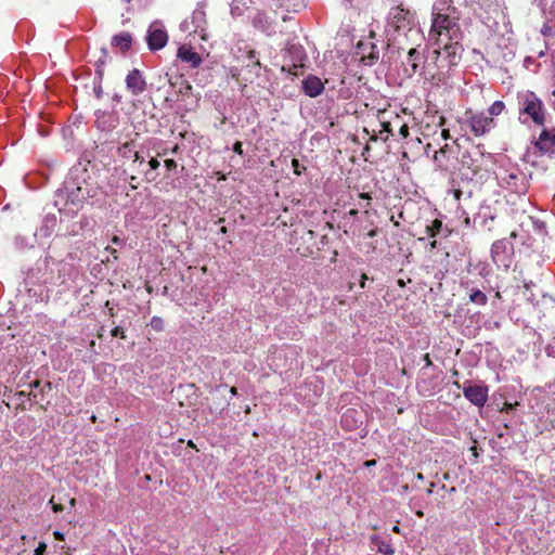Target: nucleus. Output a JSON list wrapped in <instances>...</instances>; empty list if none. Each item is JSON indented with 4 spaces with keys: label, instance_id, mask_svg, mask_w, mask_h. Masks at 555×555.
I'll use <instances>...</instances> for the list:
<instances>
[{
    "label": "nucleus",
    "instance_id": "nucleus-17",
    "mask_svg": "<svg viewBox=\"0 0 555 555\" xmlns=\"http://www.w3.org/2000/svg\"><path fill=\"white\" fill-rule=\"evenodd\" d=\"M111 44L120 52H127L132 46V36L128 31H121L112 37Z\"/></svg>",
    "mask_w": 555,
    "mask_h": 555
},
{
    "label": "nucleus",
    "instance_id": "nucleus-43",
    "mask_svg": "<svg viewBox=\"0 0 555 555\" xmlns=\"http://www.w3.org/2000/svg\"><path fill=\"white\" fill-rule=\"evenodd\" d=\"M102 87L101 86H98L94 88V93H95V96L96 99H101L102 98Z\"/></svg>",
    "mask_w": 555,
    "mask_h": 555
},
{
    "label": "nucleus",
    "instance_id": "nucleus-8",
    "mask_svg": "<svg viewBox=\"0 0 555 555\" xmlns=\"http://www.w3.org/2000/svg\"><path fill=\"white\" fill-rule=\"evenodd\" d=\"M168 41V35L164 26L155 22L151 24L147 31V44L151 50H159L166 46Z\"/></svg>",
    "mask_w": 555,
    "mask_h": 555
},
{
    "label": "nucleus",
    "instance_id": "nucleus-30",
    "mask_svg": "<svg viewBox=\"0 0 555 555\" xmlns=\"http://www.w3.org/2000/svg\"><path fill=\"white\" fill-rule=\"evenodd\" d=\"M119 152L124 157H130V154L133 153L132 144L129 142L122 144V146L119 149Z\"/></svg>",
    "mask_w": 555,
    "mask_h": 555
},
{
    "label": "nucleus",
    "instance_id": "nucleus-52",
    "mask_svg": "<svg viewBox=\"0 0 555 555\" xmlns=\"http://www.w3.org/2000/svg\"><path fill=\"white\" fill-rule=\"evenodd\" d=\"M434 487H435V483H434V482H430V486H429V488H428V489H427V491H426L428 495H429V494H431V493L434 492Z\"/></svg>",
    "mask_w": 555,
    "mask_h": 555
},
{
    "label": "nucleus",
    "instance_id": "nucleus-39",
    "mask_svg": "<svg viewBox=\"0 0 555 555\" xmlns=\"http://www.w3.org/2000/svg\"><path fill=\"white\" fill-rule=\"evenodd\" d=\"M129 185L131 186V189L135 190L138 189V179L135 176H131L129 178Z\"/></svg>",
    "mask_w": 555,
    "mask_h": 555
},
{
    "label": "nucleus",
    "instance_id": "nucleus-29",
    "mask_svg": "<svg viewBox=\"0 0 555 555\" xmlns=\"http://www.w3.org/2000/svg\"><path fill=\"white\" fill-rule=\"evenodd\" d=\"M151 326L156 331H163L164 328V321L159 317H153L151 320Z\"/></svg>",
    "mask_w": 555,
    "mask_h": 555
},
{
    "label": "nucleus",
    "instance_id": "nucleus-16",
    "mask_svg": "<svg viewBox=\"0 0 555 555\" xmlns=\"http://www.w3.org/2000/svg\"><path fill=\"white\" fill-rule=\"evenodd\" d=\"M178 57L185 63L191 64L192 67H198L202 63L201 55L195 52L192 47L181 46L178 49Z\"/></svg>",
    "mask_w": 555,
    "mask_h": 555
},
{
    "label": "nucleus",
    "instance_id": "nucleus-54",
    "mask_svg": "<svg viewBox=\"0 0 555 555\" xmlns=\"http://www.w3.org/2000/svg\"><path fill=\"white\" fill-rule=\"evenodd\" d=\"M376 233H377V230L373 229V230H371V231L367 233V236H370V237H374V236L376 235Z\"/></svg>",
    "mask_w": 555,
    "mask_h": 555
},
{
    "label": "nucleus",
    "instance_id": "nucleus-48",
    "mask_svg": "<svg viewBox=\"0 0 555 555\" xmlns=\"http://www.w3.org/2000/svg\"><path fill=\"white\" fill-rule=\"evenodd\" d=\"M366 280H367V276H366V274H364V273H363V274L361 275V281H360V286H361L362 288H364V287H365V281H366Z\"/></svg>",
    "mask_w": 555,
    "mask_h": 555
},
{
    "label": "nucleus",
    "instance_id": "nucleus-34",
    "mask_svg": "<svg viewBox=\"0 0 555 555\" xmlns=\"http://www.w3.org/2000/svg\"><path fill=\"white\" fill-rule=\"evenodd\" d=\"M112 336L114 337H121V338H125V332L122 331V328H120L119 326H116L115 328H113L112 331Z\"/></svg>",
    "mask_w": 555,
    "mask_h": 555
},
{
    "label": "nucleus",
    "instance_id": "nucleus-3",
    "mask_svg": "<svg viewBox=\"0 0 555 555\" xmlns=\"http://www.w3.org/2000/svg\"><path fill=\"white\" fill-rule=\"evenodd\" d=\"M282 57V70L297 76L305 66L307 54L300 44H288L287 48L283 50Z\"/></svg>",
    "mask_w": 555,
    "mask_h": 555
},
{
    "label": "nucleus",
    "instance_id": "nucleus-41",
    "mask_svg": "<svg viewBox=\"0 0 555 555\" xmlns=\"http://www.w3.org/2000/svg\"><path fill=\"white\" fill-rule=\"evenodd\" d=\"M52 388V385L50 382H46L41 387H40V392L43 393L46 391H50Z\"/></svg>",
    "mask_w": 555,
    "mask_h": 555
},
{
    "label": "nucleus",
    "instance_id": "nucleus-45",
    "mask_svg": "<svg viewBox=\"0 0 555 555\" xmlns=\"http://www.w3.org/2000/svg\"><path fill=\"white\" fill-rule=\"evenodd\" d=\"M448 150H449V144H444V146H442V147H441V149L436 153L435 158L437 159V154H446Z\"/></svg>",
    "mask_w": 555,
    "mask_h": 555
},
{
    "label": "nucleus",
    "instance_id": "nucleus-13",
    "mask_svg": "<svg viewBox=\"0 0 555 555\" xmlns=\"http://www.w3.org/2000/svg\"><path fill=\"white\" fill-rule=\"evenodd\" d=\"M361 60L365 65L372 66L378 60L379 51L372 42L360 41L357 46Z\"/></svg>",
    "mask_w": 555,
    "mask_h": 555
},
{
    "label": "nucleus",
    "instance_id": "nucleus-64",
    "mask_svg": "<svg viewBox=\"0 0 555 555\" xmlns=\"http://www.w3.org/2000/svg\"><path fill=\"white\" fill-rule=\"evenodd\" d=\"M231 393L235 395L236 393V388L235 387H232L231 388Z\"/></svg>",
    "mask_w": 555,
    "mask_h": 555
},
{
    "label": "nucleus",
    "instance_id": "nucleus-37",
    "mask_svg": "<svg viewBox=\"0 0 555 555\" xmlns=\"http://www.w3.org/2000/svg\"><path fill=\"white\" fill-rule=\"evenodd\" d=\"M292 166H293V168H294V172H295L296 175H300V173H301L300 165H299V160H298V159L294 158V159L292 160Z\"/></svg>",
    "mask_w": 555,
    "mask_h": 555
},
{
    "label": "nucleus",
    "instance_id": "nucleus-38",
    "mask_svg": "<svg viewBox=\"0 0 555 555\" xmlns=\"http://www.w3.org/2000/svg\"><path fill=\"white\" fill-rule=\"evenodd\" d=\"M377 138H380L382 140L387 141L388 135L386 133H382V135H379V133H376V131L373 130V135L371 137V140L376 141Z\"/></svg>",
    "mask_w": 555,
    "mask_h": 555
},
{
    "label": "nucleus",
    "instance_id": "nucleus-12",
    "mask_svg": "<svg viewBox=\"0 0 555 555\" xmlns=\"http://www.w3.org/2000/svg\"><path fill=\"white\" fill-rule=\"evenodd\" d=\"M68 201L76 207L81 206L90 196V190L79 183H67Z\"/></svg>",
    "mask_w": 555,
    "mask_h": 555
},
{
    "label": "nucleus",
    "instance_id": "nucleus-61",
    "mask_svg": "<svg viewBox=\"0 0 555 555\" xmlns=\"http://www.w3.org/2000/svg\"><path fill=\"white\" fill-rule=\"evenodd\" d=\"M416 478H417L418 480H423V479H424V476H423V474H422V473H418V474L416 475Z\"/></svg>",
    "mask_w": 555,
    "mask_h": 555
},
{
    "label": "nucleus",
    "instance_id": "nucleus-32",
    "mask_svg": "<svg viewBox=\"0 0 555 555\" xmlns=\"http://www.w3.org/2000/svg\"><path fill=\"white\" fill-rule=\"evenodd\" d=\"M542 308L555 309V300L544 297L542 300Z\"/></svg>",
    "mask_w": 555,
    "mask_h": 555
},
{
    "label": "nucleus",
    "instance_id": "nucleus-44",
    "mask_svg": "<svg viewBox=\"0 0 555 555\" xmlns=\"http://www.w3.org/2000/svg\"><path fill=\"white\" fill-rule=\"evenodd\" d=\"M52 509H53V512H55V513H60V512H62V511H63V505H62V504H54V503H53V505H52Z\"/></svg>",
    "mask_w": 555,
    "mask_h": 555
},
{
    "label": "nucleus",
    "instance_id": "nucleus-27",
    "mask_svg": "<svg viewBox=\"0 0 555 555\" xmlns=\"http://www.w3.org/2000/svg\"><path fill=\"white\" fill-rule=\"evenodd\" d=\"M159 165L160 164H159V162L156 158L150 159L149 166H150L151 170L145 173L146 179L149 181H153V180L156 179V176L153 175V171L156 170L159 167Z\"/></svg>",
    "mask_w": 555,
    "mask_h": 555
},
{
    "label": "nucleus",
    "instance_id": "nucleus-51",
    "mask_svg": "<svg viewBox=\"0 0 555 555\" xmlns=\"http://www.w3.org/2000/svg\"><path fill=\"white\" fill-rule=\"evenodd\" d=\"M424 360H425V362H426V365H427V366L431 365V360H430V358H429V354H428V353H426V354L424 356Z\"/></svg>",
    "mask_w": 555,
    "mask_h": 555
},
{
    "label": "nucleus",
    "instance_id": "nucleus-2",
    "mask_svg": "<svg viewBox=\"0 0 555 555\" xmlns=\"http://www.w3.org/2000/svg\"><path fill=\"white\" fill-rule=\"evenodd\" d=\"M518 107L520 114L528 115L535 125H543L545 121V109L543 102L531 91L519 93Z\"/></svg>",
    "mask_w": 555,
    "mask_h": 555
},
{
    "label": "nucleus",
    "instance_id": "nucleus-21",
    "mask_svg": "<svg viewBox=\"0 0 555 555\" xmlns=\"http://www.w3.org/2000/svg\"><path fill=\"white\" fill-rule=\"evenodd\" d=\"M358 412L353 409H348L341 416V424L345 427L352 428L358 426V420H356V415Z\"/></svg>",
    "mask_w": 555,
    "mask_h": 555
},
{
    "label": "nucleus",
    "instance_id": "nucleus-25",
    "mask_svg": "<svg viewBox=\"0 0 555 555\" xmlns=\"http://www.w3.org/2000/svg\"><path fill=\"white\" fill-rule=\"evenodd\" d=\"M505 109V104L503 101H495L494 103H492L490 105V107L488 108V114H489V117H492L494 119V117L499 116L500 114H502V112Z\"/></svg>",
    "mask_w": 555,
    "mask_h": 555
},
{
    "label": "nucleus",
    "instance_id": "nucleus-15",
    "mask_svg": "<svg viewBox=\"0 0 555 555\" xmlns=\"http://www.w3.org/2000/svg\"><path fill=\"white\" fill-rule=\"evenodd\" d=\"M118 116L114 113H101L98 115L95 120L98 129L102 131H112L118 126Z\"/></svg>",
    "mask_w": 555,
    "mask_h": 555
},
{
    "label": "nucleus",
    "instance_id": "nucleus-58",
    "mask_svg": "<svg viewBox=\"0 0 555 555\" xmlns=\"http://www.w3.org/2000/svg\"><path fill=\"white\" fill-rule=\"evenodd\" d=\"M357 214H358V210H356V209H351V210L349 211V215H350V216H357Z\"/></svg>",
    "mask_w": 555,
    "mask_h": 555
},
{
    "label": "nucleus",
    "instance_id": "nucleus-24",
    "mask_svg": "<svg viewBox=\"0 0 555 555\" xmlns=\"http://www.w3.org/2000/svg\"><path fill=\"white\" fill-rule=\"evenodd\" d=\"M469 300L473 304L485 306L487 304L488 298L483 292L479 289H474L469 295Z\"/></svg>",
    "mask_w": 555,
    "mask_h": 555
},
{
    "label": "nucleus",
    "instance_id": "nucleus-33",
    "mask_svg": "<svg viewBox=\"0 0 555 555\" xmlns=\"http://www.w3.org/2000/svg\"><path fill=\"white\" fill-rule=\"evenodd\" d=\"M47 550L46 543L41 542L34 551V555H43Z\"/></svg>",
    "mask_w": 555,
    "mask_h": 555
},
{
    "label": "nucleus",
    "instance_id": "nucleus-6",
    "mask_svg": "<svg viewBox=\"0 0 555 555\" xmlns=\"http://www.w3.org/2000/svg\"><path fill=\"white\" fill-rule=\"evenodd\" d=\"M502 185L515 193H525L528 189L526 175L518 168L506 169L500 175Z\"/></svg>",
    "mask_w": 555,
    "mask_h": 555
},
{
    "label": "nucleus",
    "instance_id": "nucleus-5",
    "mask_svg": "<svg viewBox=\"0 0 555 555\" xmlns=\"http://www.w3.org/2000/svg\"><path fill=\"white\" fill-rule=\"evenodd\" d=\"M412 22L413 14L409 10L399 5L391 8L387 17V31L392 29L395 33H397L400 30L410 29Z\"/></svg>",
    "mask_w": 555,
    "mask_h": 555
},
{
    "label": "nucleus",
    "instance_id": "nucleus-14",
    "mask_svg": "<svg viewBox=\"0 0 555 555\" xmlns=\"http://www.w3.org/2000/svg\"><path fill=\"white\" fill-rule=\"evenodd\" d=\"M302 88L307 95H309L310 98H315L323 92L324 85L319 77L314 75H309L302 81Z\"/></svg>",
    "mask_w": 555,
    "mask_h": 555
},
{
    "label": "nucleus",
    "instance_id": "nucleus-49",
    "mask_svg": "<svg viewBox=\"0 0 555 555\" xmlns=\"http://www.w3.org/2000/svg\"><path fill=\"white\" fill-rule=\"evenodd\" d=\"M53 534H54L55 539H57L60 541L64 540V534L61 533L60 531H55Z\"/></svg>",
    "mask_w": 555,
    "mask_h": 555
},
{
    "label": "nucleus",
    "instance_id": "nucleus-9",
    "mask_svg": "<svg viewBox=\"0 0 555 555\" xmlns=\"http://www.w3.org/2000/svg\"><path fill=\"white\" fill-rule=\"evenodd\" d=\"M537 151L542 155L555 154V127L544 128L535 142Z\"/></svg>",
    "mask_w": 555,
    "mask_h": 555
},
{
    "label": "nucleus",
    "instance_id": "nucleus-18",
    "mask_svg": "<svg viewBox=\"0 0 555 555\" xmlns=\"http://www.w3.org/2000/svg\"><path fill=\"white\" fill-rule=\"evenodd\" d=\"M421 60V52L415 48L410 49V51L408 52L406 64L404 68V72L406 73L408 76L411 77L417 73Z\"/></svg>",
    "mask_w": 555,
    "mask_h": 555
},
{
    "label": "nucleus",
    "instance_id": "nucleus-46",
    "mask_svg": "<svg viewBox=\"0 0 555 555\" xmlns=\"http://www.w3.org/2000/svg\"><path fill=\"white\" fill-rule=\"evenodd\" d=\"M441 137L444 139V140H448L451 138L450 135V131L448 129H443L442 132H441Z\"/></svg>",
    "mask_w": 555,
    "mask_h": 555
},
{
    "label": "nucleus",
    "instance_id": "nucleus-55",
    "mask_svg": "<svg viewBox=\"0 0 555 555\" xmlns=\"http://www.w3.org/2000/svg\"><path fill=\"white\" fill-rule=\"evenodd\" d=\"M397 284L400 286V287H404L405 286V282L402 280V279H399L397 281Z\"/></svg>",
    "mask_w": 555,
    "mask_h": 555
},
{
    "label": "nucleus",
    "instance_id": "nucleus-10",
    "mask_svg": "<svg viewBox=\"0 0 555 555\" xmlns=\"http://www.w3.org/2000/svg\"><path fill=\"white\" fill-rule=\"evenodd\" d=\"M125 81L127 90L134 96L142 94L147 87L143 74L137 68L128 73Z\"/></svg>",
    "mask_w": 555,
    "mask_h": 555
},
{
    "label": "nucleus",
    "instance_id": "nucleus-42",
    "mask_svg": "<svg viewBox=\"0 0 555 555\" xmlns=\"http://www.w3.org/2000/svg\"><path fill=\"white\" fill-rule=\"evenodd\" d=\"M133 162H138L140 164L144 163V157H142L137 151H133Z\"/></svg>",
    "mask_w": 555,
    "mask_h": 555
},
{
    "label": "nucleus",
    "instance_id": "nucleus-53",
    "mask_svg": "<svg viewBox=\"0 0 555 555\" xmlns=\"http://www.w3.org/2000/svg\"><path fill=\"white\" fill-rule=\"evenodd\" d=\"M112 242H113L114 244L119 245V244L121 243V240H120L118 236H114V237H113V240H112Z\"/></svg>",
    "mask_w": 555,
    "mask_h": 555
},
{
    "label": "nucleus",
    "instance_id": "nucleus-7",
    "mask_svg": "<svg viewBox=\"0 0 555 555\" xmlns=\"http://www.w3.org/2000/svg\"><path fill=\"white\" fill-rule=\"evenodd\" d=\"M513 246L506 240H498L492 244L491 256L499 268L507 270L512 264Z\"/></svg>",
    "mask_w": 555,
    "mask_h": 555
},
{
    "label": "nucleus",
    "instance_id": "nucleus-62",
    "mask_svg": "<svg viewBox=\"0 0 555 555\" xmlns=\"http://www.w3.org/2000/svg\"><path fill=\"white\" fill-rule=\"evenodd\" d=\"M416 515H417L418 517H423V516H424V513H423L421 509H418V511H416Z\"/></svg>",
    "mask_w": 555,
    "mask_h": 555
},
{
    "label": "nucleus",
    "instance_id": "nucleus-40",
    "mask_svg": "<svg viewBox=\"0 0 555 555\" xmlns=\"http://www.w3.org/2000/svg\"><path fill=\"white\" fill-rule=\"evenodd\" d=\"M553 85H554V89L552 91L550 101H551V104H552V106H553V108L555 111V75L553 76Z\"/></svg>",
    "mask_w": 555,
    "mask_h": 555
},
{
    "label": "nucleus",
    "instance_id": "nucleus-63",
    "mask_svg": "<svg viewBox=\"0 0 555 555\" xmlns=\"http://www.w3.org/2000/svg\"><path fill=\"white\" fill-rule=\"evenodd\" d=\"M436 244H437V242H436V241H433V242L430 243V247H431V248H436Z\"/></svg>",
    "mask_w": 555,
    "mask_h": 555
},
{
    "label": "nucleus",
    "instance_id": "nucleus-35",
    "mask_svg": "<svg viewBox=\"0 0 555 555\" xmlns=\"http://www.w3.org/2000/svg\"><path fill=\"white\" fill-rule=\"evenodd\" d=\"M165 166L168 170H173L177 168V162L173 160V159H166L165 160Z\"/></svg>",
    "mask_w": 555,
    "mask_h": 555
},
{
    "label": "nucleus",
    "instance_id": "nucleus-23",
    "mask_svg": "<svg viewBox=\"0 0 555 555\" xmlns=\"http://www.w3.org/2000/svg\"><path fill=\"white\" fill-rule=\"evenodd\" d=\"M400 124V118L399 116H396L393 121H380L379 126H380V129L378 130V133L379 135H382V133H386L387 135H395L393 133V128L395 126H398Z\"/></svg>",
    "mask_w": 555,
    "mask_h": 555
},
{
    "label": "nucleus",
    "instance_id": "nucleus-28",
    "mask_svg": "<svg viewBox=\"0 0 555 555\" xmlns=\"http://www.w3.org/2000/svg\"><path fill=\"white\" fill-rule=\"evenodd\" d=\"M246 57L248 59L247 66H250V65L260 66V62L256 57V52L254 50L248 51Z\"/></svg>",
    "mask_w": 555,
    "mask_h": 555
},
{
    "label": "nucleus",
    "instance_id": "nucleus-47",
    "mask_svg": "<svg viewBox=\"0 0 555 555\" xmlns=\"http://www.w3.org/2000/svg\"><path fill=\"white\" fill-rule=\"evenodd\" d=\"M280 7H285L287 10L289 9V0H280Z\"/></svg>",
    "mask_w": 555,
    "mask_h": 555
},
{
    "label": "nucleus",
    "instance_id": "nucleus-36",
    "mask_svg": "<svg viewBox=\"0 0 555 555\" xmlns=\"http://www.w3.org/2000/svg\"><path fill=\"white\" fill-rule=\"evenodd\" d=\"M233 151L238 155H243V144L240 141H236L233 145Z\"/></svg>",
    "mask_w": 555,
    "mask_h": 555
},
{
    "label": "nucleus",
    "instance_id": "nucleus-26",
    "mask_svg": "<svg viewBox=\"0 0 555 555\" xmlns=\"http://www.w3.org/2000/svg\"><path fill=\"white\" fill-rule=\"evenodd\" d=\"M441 229H442V221H440L439 219H435L430 225L426 227V233L429 236L434 237L440 233Z\"/></svg>",
    "mask_w": 555,
    "mask_h": 555
},
{
    "label": "nucleus",
    "instance_id": "nucleus-31",
    "mask_svg": "<svg viewBox=\"0 0 555 555\" xmlns=\"http://www.w3.org/2000/svg\"><path fill=\"white\" fill-rule=\"evenodd\" d=\"M399 126V135L402 138V139H406L410 134L409 132V126L406 124H401V125H398Z\"/></svg>",
    "mask_w": 555,
    "mask_h": 555
},
{
    "label": "nucleus",
    "instance_id": "nucleus-56",
    "mask_svg": "<svg viewBox=\"0 0 555 555\" xmlns=\"http://www.w3.org/2000/svg\"><path fill=\"white\" fill-rule=\"evenodd\" d=\"M470 450L473 451L474 456L477 457L478 456L477 448L474 446L470 448Z\"/></svg>",
    "mask_w": 555,
    "mask_h": 555
},
{
    "label": "nucleus",
    "instance_id": "nucleus-50",
    "mask_svg": "<svg viewBox=\"0 0 555 555\" xmlns=\"http://www.w3.org/2000/svg\"><path fill=\"white\" fill-rule=\"evenodd\" d=\"M360 198H363V199H366V201H370L371 199V196L369 193H360Z\"/></svg>",
    "mask_w": 555,
    "mask_h": 555
},
{
    "label": "nucleus",
    "instance_id": "nucleus-60",
    "mask_svg": "<svg viewBox=\"0 0 555 555\" xmlns=\"http://www.w3.org/2000/svg\"><path fill=\"white\" fill-rule=\"evenodd\" d=\"M385 555H392L393 554V551L392 550H386L384 552Z\"/></svg>",
    "mask_w": 555,
    "mask_h": 555
},
{
    "label": "nucleus",
    "instance_id": "nucleus-19",
    "mask_svg": "<svg viewBox=\"0 0 555 555\" xmlns=\"http://www.w3.org/2000/svg\"><path fill=\"white\" fill-rule=\"evenodd\" d=\"M253 25L254 27L268 34L273 31L272 20L263 12L258 11L255 13L253 16Z\"/></svg>",
    "mask_w": 555,
    "mask_h": 555
},
{
    "label": "nucleus",
    "instance_id": "nucleus-22",
    "mask_svg": "<svg viewBox=\"0 0 555 555\" xmlns=\"http://www.w3.org/2000/svg\"><path fill=\"white\" fill-rule=\"evenodd\" d=\"M170 85L173 87H178V93L181 95H189L192 91L191 83L188 80L182 79L181 77L178 78L176 81L170 80Z\"/></svg>",
    "mask_w": 555,
    "mask_h": 555
},
{
    "label": "nucleus",
    "instance_id": "nucleus-59",
    "mask_svg": "<svg viewBox=\"0 0 555 555\" xmlns=\"http://www.w3.org/2000/svg\"><path fill=\"white\" fill-rule=\"evenodd\" d=\"M444 122H446V118L444 117H440L439 126H443Z\"/></svg>",
    "mask_w": 555,
    "mask_h": 555
},
{
    "label": "nucleus",
    "instance_id": "nucleus-57",
    "mask_svg": "<svg viewBox=\"0 0 555 555\" xmlns=\"http://www.w3.org/2000/svg\"><path fill=\"white\" fill-rule=\"evenodd\" d=\"M31 386H34V387H36V388L41 387V385H40V382H39V380L34 382V383L31 384Z\"/></svg>",
    "mask_w": 555,
    "mask_h": 555
},
{
    "label": "nucleus",
    "instance_id": "nucleus-4",
    "mask_svg": "<svg viewBox=\"0 0 555 555\" xmlns=\"http://www.w3.org/2000/svg\"><path fill=\"white\" fill-rule=\"evenodd\" d=\"M465 124L475 137H483L496 126L494 119L485 112H473L472 109L465 112Z\"/></svg>",
    "mask_w": 555,
    "mask_h": 555
},
{
    "label": "nucleus",
    "instance_id": "nucleus-11",
    "mask_svg": "<svg viewBox=\"0 0 555 555\" xmlns=\"http://www.w3.org/2000/svg\"><path fill=\"white\" fill-rule=\"evenodd\" d=\"M488 387L483 385H469L463 392L466 399L477 406H483L488 400Z\"/></svg>",
    "mask_w": 555,
    "mask_h": 555
},
{
    "label": "nucleus",
    "instance_id": "nucleus-20",
    "mask_svg": "<svg viewBox=\"0 0 555 555\" xmlns=\"http://www.w3.org/2000/svg\"><path fill=\"white\" fill-rule=\"evenodd\" d=\"M541 34L545 37L546 42L555 37V8L552 9L541 28Z\"/></svg>",
    "mask_w": 555,
    "mask_h": 555
},
{
    "label": "nucleus",
    "instance_id": "nucleus-1",
    "mask_svg": "<svg viewBox=\"0 0 555 555\" xmlns=\"http://www.w3.org/2000/svg\"><path fill=\"white\" fill-rule=\"evenodd\" d=\"M459 21L460 15L453 5V0H436L434 2L428 44L434 47L433 54L436 59V66L440 70L431 77L433 80H437L436 83L442 81L443 70H450L462 59L463 34Z\"/></svg>",
    "mask_w": 555,
    "mask_h": 555
}]
</instances>
